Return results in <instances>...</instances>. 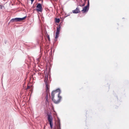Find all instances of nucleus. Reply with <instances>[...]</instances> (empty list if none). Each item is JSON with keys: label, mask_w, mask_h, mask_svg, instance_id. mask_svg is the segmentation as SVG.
<instances>
[{"label": "nucleus", "mask_w": 129, "mask_h": 129, "mask_svg": "<svg viewBox=\"0 0 129 129\" xmlns=\"http://www.w3.org/2000/svg\"><path fill=\"white\" fill-rule=\"evenodd\" d=\"M49 103L48 100V93H46V104H49Z\"/></svg>", "instance_id": "9"}, {"label": "nucleus", "mask_w": 129, "mask_h": 129, "mask_svg": "<svg viewBox=\"0 0 129 129\" xmlns=\"http://www.w3.org/2000/svg\"><path fill=\"white\" fill-rule=\"evenodd\" d=\"M47 119L50 125V127L52 128L53 126V123L52 122L53 118L51 115V113L50 112V114L47 113Z\"/></svg>", "instance_id": "2"}, {"label": "nucleus", "mask_w": 129, "mask_h": 129, "mask_svg": "<svg viewBox=\"0 0 129 129\" xmlns=\"http://www.w3.org/2000/svg\"><path fill=\"white\" fill-rule=\"evenodd\" d=\"M55 22L56 23H58L60 21V19L59 18H55Z\"/></svg>", "instance_id": "12"}, {"label": "nucleus", "mask_w": 129, "mask_h": 129, "mask_svg": "<svg viewBox=\"0 0 129 129\" xmlns=\"http://www.w3.org/2000/svg\"><path fill=\"white\" fill-rule=\"evenodd\" d=\"M62 23V22H60L59 25V27H57V29H56V31L57 32H60V27H61L60 26V25H61Z\"/></svg>", "instance_id": "8"}, {"label": "nucleus", "mask_w": 129, "mask_h": 129, "mask_svg": "<svg viewBox=\"0 0 129 129\" xmlns=\"http://www.w3.org/2000/svg\"><path fill=\"white\" fill-rule=\"evenodd\" d=\"M49 86L48 87H46V93H48V91H49Z\"/></svg>", "instance_id": "14"}, {"label": "nucleus", "mask_w": 129, "mask_h": 129, "mask_svg": "<svg viewBox=\"0 0 129 129\" xmlns=\"http://www.w3.org/2000/svg\"><path fill=\"white\" fill-rule=\"evenodd\" d=\"M19 21V18H16L12 19L9 22V23L13 22H18Z\"/></svg>", "instance_id": "6"}, {"label": "nucleus", "mask_w": 129, "mask_h": 129, "mask_svg": "<svg viewBox=\"0 0 129 129\" xmlns=\"http://www.w3.org/2000/svg\"><path fill=\"white\" fill-rule=\"evenodd\" d=\"M89 0H87V5L86 6V7H87L89 8Z\"/></svg>", "instance_id": "13"}, {"label": "nucleus", "mask_w": 129, "mask_h": 129, "mask_svg": "<svg viewBox=\"0 0 129 129\" xmlns=\"http://www.w3.org/2000/svg\"><path fill=\"white\" fill-rule=\"evenodd\" d=\"M30 88V86H27V88L26 89L27 90V89H28L29 88Z\"/></svg>", "instance_id": "20"}, {"label": "nucleus", "mask_w": 129, "mask_h": 129, "mask_svg": "<svg viewBox=\"0 0 129 129\" xmlns=\"http://www.w3.org/2000/svg\"><path fill=\"white\" fill-rule=\"evenodd\" d=\"M56 40H57V39H56V40H55V41H56Z\"/></svg>", "instance_id": "25"}, {"label": "nucleus", "mask_w": 129, "mask_h": 129, "mask_svg": "<svg viewBox=\"0 0 129 129\" xmlns=\"http://www.w3.org/2000/svg\"><path fill=\"white\" fill-rule=\"evenodd\" d=\"M58 36V35H55V39H57Z\"/></svg>", "instance_id": "17"}, {"label": "nucleus", "mask_w": 129, "mask_h": 129, "mask_svg": "<svg viewBox=\"0 0 129 129\" xmlns=\"http://www.w3.org/2000/svg\"><path fill=\"white\" fill-rule=\"evenodd\" d=\"M86 1L87 0H84V3H85L86 2Z\"/></svg>", "instance_id": "21"}, {"label": "nucleus", "mask_w": 129, "mask_h": 129, "mask_svg": "<svg viewBox=\"0 0 129 129\" xmlns=\"http://www.w3.org/2000/svg\"><path fill=\"white\" fill-rule=\"evenodd\" d=\"M26 17V16L22 18H19V21L23 20H24Z\"/></svg>", "instance_id": "11"}, {"label": "nucleus", "mask_w": 129, "mask_h": 129, "mask_svg": "<svg viewBox=\"0 0 129 129\" xmlns=\"http://www.w3.org/2000/svg\"><path fill=\"white\" fill-rule=\"evenodd\" d=\"M36 7V10L37 12H42V4H38Z\"/></svg>", "instance_id": "3"}, {"label": "nucleus", "mask_w": 129, "mask_h": 129, "mask_svg": "<svg viewBox=\"0 0 129 129\" xmlns=\"http://www.w3.org/2000/svg\"><path fill=\"white\" fill-rule=\"evenodd\" d=\"M43 2V0H42V2Z\"/></svg>", "instance_id": "23"}, {"label": "nucleus", "mask_w": 129, "mask_h": 129, "mask_svg": "<svg viewBox=\"0 0 129 129\" xmlns=\"http://www.w3.org/2000/svg\"><path fill=\"white\" fill-rule=\"evenodd\" d=\"M3 7V6L2 5H0V8L2 9Z\"/></svg>", "instance_id": "19"}, {"label": "nucleus", "mask_w": 129, "mask_h": 129, "mask_svg": "<svg viewBox=\"0 0 129 129\" xmlns=\"http://www.w3.org/2000/svg\"><path fill=\"white\" fill-rule=\"evenodd\" d=\"M47 38H48V41H50V37H49V36L47 34Z\"/></svg>", "instance_id": "15"}, {"label": "nucleus", "mask_w": 129, "mask_h": 129, "mask_svg": "<svg viewBox=\"0 0 129 129\" xmlns=\"http://www.w3.org/2000/svg\"><path fill=\"white\" fill-rule=\"evenodd\" d=\"M61 91L59 88L52 91L51 94L52 100L55 104H58L60 101L61 97L59 95Z\"/></svg>", "instance_id": "1"}, {"label": "nucleus", "mask_w": 129, "mask_h": 129, "mask_svg": "<svg viewBox=\"0 0 129 129\" xmlns=\"http://www.w3.org/2000/svg\"><path fill=\"white\" fill-rule=\"evenodd\" d=\"M89 9V8L85 6L83 8V9L81 10V11L83 13H85L87 12Z\"/></svg>", "instance_id": "7"}, {"label": "nucleus", "mask_w": 129, "mask_h": 129, "mask_svg": "<svg viewBox=\"0 0 129 129\" xmlns=\"http://www.w3.org/2000/svg\"><path fill=\"white\" fill-rule=\"evenodd\" d=\"M72 11V13L74 14L80 13L81 12L80 11V10L79 8L78 7H77L75 9L73 10Z\"/></svg>", "instance_id": "5"}, {"label": "nucleus", "mask_w": 129, "mask_h": 129, "mask_svg": "<svg viewBox=\"0 0 129 129\" xmlns=\"http://www.w3.org/2000/svg\"><path fill=\"white\" fill-rule=\"evenodd\" d=\"M58 126H57V129H61L60 126V120L59 119V121L57 123Z\"/></svg>", "instance_id": "10"}, {"label": "nucleus", "mask_w": 129, "mask_h": 129, "mask_svg": "<svg viewBox=\"0 0 129 129\" xmlns=\"http://www.w3.org/2000/svg\"><path fill=\"white\" fill-rule=\"evenodd\" d=\"M59 33L60 32L56 31V33H55V35H59Z\"/></svg>", "instance_id": "18"}, {"label": "nucleus", "mask_w": 129, "mask_h": 129, "mask_svg": "<svg viewBox=\"0 0 129 129\" xmlns=\"http://www.w3.org/2000/svg\"><path fill=\"white\" fill-rule=\"evenodd\" d=\"M56 40H57V39H56V40H55V41H56Z\"/></svg>", "instance_id": "24"}, {"label": "nucleus", "mask_w": 129, "mask_h": 129, "mask_svg": "<svg viewBox=\"0 0 129 129\" xmlns=\"http://www.w3.org/2000/svg\"><path fill=\"white\" fill-rule=\"evenodd\" d=\"M3 74L2 75V79L3 78Z\"/></svg>", "instance_id": "22"}, {"label": "nucleus", "mask_w": 129, "mask_h": 129, "mask_svg": "<svg viewBox=\"0 0 129 129\" xmlns=\"http://www.w3.org/2000/svg\"><path fill=\"white\" fill-rule=\"evenodd\" d=\"M85 3H84L82 5H80V6L81 7H83L85 6Z\"/></svg>", "instance_id": "16"}, {"label": "nucleus", "mask_w": 129, "mask_h": 129, "mask_svg": "<svg viewBox=\"0 0 129 129\" xmlns=\"http://www.w3.org/2000/svg\"><path fill=\"white\" fill-rule=\"evenodd\" d=\"M44 82L45 84V87H48L49 86V81L48 79V76H47V77H46L44 80Z\"/></svg>", "instance_id": "4"}]
</instances>
